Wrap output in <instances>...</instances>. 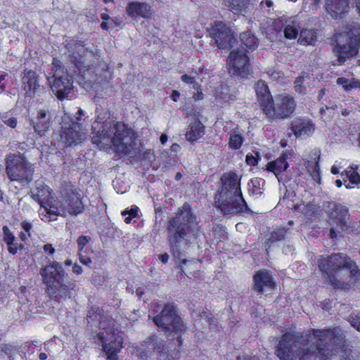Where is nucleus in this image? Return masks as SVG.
I'll use <instances>...</instances> for the list:
<instances>
[{
  "label": "nucleus",
  "instance_id": "8fccbe9b",
  "mask_svg": "<svg viewBox=\"0 0 360 360\" xmlns=\"http://www.w3.org/2000/svg\"><path fill=\"white\" fill-rule=\"evenodd\" d=\"M350 323L357 331L360 332V312L350 318Z\"/></svg>",
  "mask_w": 360,
  "mask_h": 360
},
{
  "label": "nucleus",
  "instance_id": "2eb2a0df",
  "mask_svg": "<svg viewBox=\"0 0 360 360\" xmlns=\"http://www.w3.org/2000/svg\"><path fill=\"white\" fill-rule=\"evenodd\" d=\"M216 207L224 214L240 215L249 213V208L242 193L226 198H214Z\"/></svg>",
  "mask_w": 360,
  "mask_h": 360
},
{
  "label": "nucleus",
  "instance_id": "2f4dec72",
  "mask_svg": "<svg viewBox=\"0 0 360 360\" xmlns=\"http://www.w3.org/2000/svg\"><path fill=\"white\" fill-rule=\"evenodd\" d=\"M314 155L315 162L314 163H311L309 161L307 164L306 168L313 180L318 184H321V177L319 167V160L321 156L320 151L314 153Z\"/></svg>",
  "mask_w": 360,
  "mask_h": 360
},
{
  "label": "nucleus",
  "instance_id": "603ef678",
  "mask_svg": "<svg viewBox=\"0 0 360 360\" xmlns=\"http://www.w3.org/2000/svg\"><path fill=\"white\" fill-rule=\"evenodd\" d=\"M20 226L22 227V229L28 233V236L30 237L31 236V234L30 233V231H31V229H32V223L26 221V220H23L21 223H20Z\"/></svg>",
  "mask_w": 360,
  "mask_h": 360
},
{
  "label": "nucleus",
  "instance_id": "6ab92c4d",
  "mask_svg": "<svg viewBox=\"0 0 360 360\" xmlns=\"http://www.w3.org/2000/svg\"><path fill=\"white\" fill-rule=\"evenodd\" d=\"M98 338L102 345L103 350L105 353L107 359L117 360V354L123 347L122 338L116 333L110 332L107 333L106 335L104 333H98Z\"/></svg>",
  "mask_w": 360,
  "mask_h": 360
},
{
  "label": "nucleus",
  "instance_id": "0eeeda50",
  "mask_svg": "<svg viewBox=\"0 0 360 360\" xmlns=\"http://www.w3.org/2000/svg\"><path fill=\"white\" fill-rule=\"evenodd\" d=\"M153 321L159 330L166 334L173 333L176 335L179 347L183 345L182 335L186 332L187 327L179 315L175 303H165L160 313L153 316Z\"/></svg>",
  "mask_w": 360,
  "mask_h": 360
},
{
  "label": "nucleus",
  "instance_id": "a211bd4d",
  "mask_svg": "<svg viewBox=\"0 0 360 360\" xmlns=\"http://www.w3.org/2000/svg\"><path fill=\"white\" fill-rule=\"evenodd\" d=\"M241 177L236 171L230 170L224 173L221 178V186L215 195V198H226L242 193L240 187Z\"/></svg>",
  "mask_w": 360,
  "mask_h": 360
},
{
  "label": "nucleus",
  "instance_id": "37998d69",
  "mask_svg": "<svg viewBox=\"0 0 360 360\" xmlns=\"http://www.w3.org/2000/svg\"><path fill=\"white\" fill-rule=\"evenodd\" d=\"M52 70L53 71V75H56V73H59V74H65V72H64V66L62 63V62L56 58H53V61H52Z\"/></svg>",
  "mask_w": 360,
  "mask_h": 360
},
{
  "label": "nucleus",
  "instance_id": "4468645a",
  "mask_svg": "<svg viewBox=\"0 0 360 360\" xmlns=\"http://www.w3.org/2000/svg\"><path fill=\"white\" fill-rule=\"evenodd\" d=\"M360 48V33L352 30L344 44L338 42L333 47V52L340 65L344 64L349 58L356 57Z\"/></svg>",
  "mask_w": 360,
  "mask_h": 360
},
{
  "label": "nucleus",
  "instance_id": "423d86ee",
  "mask_svg": "<svg viewBox=\"0 0 360 360\" xmlns=\"http://www.w3.org/2000/svg\"><path fill=\"white\" fill-rule=\"evenodd\" d=\"M196 217L188 202H184L176 211V215L168 219L166 229L170 252L176 260H181L184 254L180 245L187 241Z\"/></svg>",
  "mask_w": 360,
  "mask_h": 360
},
{
  "label": "nucleus",
  "instance_id": "864d4df0",
  "mask_svg": "<svg viewBox=\"0 0 360 360\" xmlns=\"http://www.w3.org/2000/svg\"><path fill=\"white\" fill-rule=\"evenodd\" d=\"M79 262L86 266H89L92 263L91 259L86 255H83L81 252L79 253Z\"/></svg>",
  "mask_w": 360,
  "mask_h": 360
},
{
  "label": "nucleus",
  "instance_id": "f3484780",
  "mask_svg": "<svg viewBox=\"0 0 360 360\" xmlns=\"http://www.w3.org/2000/svg\"><path fill=\"white\" fill-rule=\"evenodd\" d=\"M143 346L148 351L160 354V356L165 357V360H175L180 357V352L182 345L179 347V344L174 349L170 352L167 349L165 342L160 340L156 334L148 336L144 341Z\"/></svg>",
  "mask_w": 360,
  "mask_h": 360
},
{
  "label": "nucleus",
  "instance_id": "9b49d317",
  "mask_svg": "<svg viewBox=\"0 0 360 360\" xmlns=\"http://www.w3.org/2000/svg\"><path fill=\"white\" fill-rule=\"evenodd\" d=\"M60 137L65 147H74L81 144L86 136L82 124L74 121L73 117L65 113L62 117Z\"/></svg>",
  "mask_w": 360,
  "mask_h": 360
},
{
  "label": "nucleus",
  "instance_id": "0e129e2a",
  "mask_svg": "<svg viewBox=\"0 0 360 360\" xmlns=\"http://www.w3.org/2000/svg\"><path fill=\"white\" fill-rule=\"evenodd\" d=\"M180 96V93L177 90H174L171 95L173 101L176 102Z\"/></svg>",
  "mask_w": 360,
  "mask_h": 360
},
{
  "label": "nucleus",
  "instance_id": "dca6fc26",
  "mask_svg": "<svg viewBox=\"0 0 360 360\" xmlns=\"http://www.w3.org/2000/svg\"><path fill=\"white\" fill-rule=\"evenodd\" d=\"M227 65L229 72L232 70L235 76L246 78L250 75V58L246 52L238 49L231 51L227 59Z\"/></svg>",
  "mask_w": 360,
  "mask_h": 360
},
{
  "label": "nucleus",
  "instance_id": "39448f33",
  "mask_svg": "<svg viewBox=\"0 0 360 360\" xmlns=\"http://www.w3.org/2000/svg\"><path fill=\"white\" fill-rule=\"evenodd\" d=\"M45 292L56 302L66 301L75 297L78 290L77 281L68 278L63 263L53 260L49 262L40 270Z\"/></svg>",
  "mask_w": 360,
  "mask_h": 360
},
{
  "label": "nucleus",
  "instance_id": "5701e85b",
  "mask_svg": "<svg viewBox=\"0 0 360 360\" xmlns=\"http://www.w3.org/2000/svg\"><path fill=\"white\" fill-rule=\"evenodd\" d=\"M21 82L22 88L25 90V94L30 96H34L40 86L39 76L32 70H24Z\"/></svg>",
  "mask_w": 360,
  "mask_h": 360
},
{
  "label": "nucleus",
  "instance_id": "052dcab7",
  "mask_svg": "<svg viewBox=\"0 0 360 360\" xmlns=\"http://www.w3.org/2000/svg\"><path fill=\"white\" fill-rule=\"evenodd\" d=\"M169 256L167 253H163V254H160L159 255V259L163 263V264H167L168 262V260H169Z\"/></svg>",
  "mask_w": 360,
  "mask_h": 360
},
{
  "label": "nucleus",
  "instance_id": "f8f14e48",
  "mask_svg": "<svg viewBox=\"0 0 360 360\" xmlns=\"http://www.w3.org/2000/svg\"><path fill=\"white\" fill-rule=\"evenodd\" d=\"M326 206V214L330 224L335 225L331 227L329 231V236L331 239L338 238V233H341L347 226L349 219V209L336 202H328Z\"/></svg>",
  "mask_w": 360,
  "mask_h": 360
},
{
  "label": "nucleus",
  "instance_id": "c85d7f7f",
  "mask_svg": "<svg viewBox=\"0 0 360 360\" xmlns=\"http://www.w3.org/2000/svg\"><path fill=\"white\" fill-rule=\"evenodd\" d=\"M50 117L44 110H40L37 117L32 120L34 130L40 136L45 135L50 127Z\"/></svg>",
  "mask_w": 360,
  "mask_h": 360
},
{
  "label": "nucleus",
  "instance_id": "9d476101",
  "mask_svg": "<svg viewBox=\"0 0 360 360\" xmlns=\"http://www.w3.org/2000/svg\"><path fill=\"white\" fill-rule=\"evenodd\" d=\"M295 108L294 98L283 94L278 95L275 100L273 98L268 105L263 108L262 112L269 121L273 122L289 118L295 112Z\"/></svg>",
  "mask_w": 360,
  "mask_h": 360
},
{
  "label": "nucleus",
  "instance_id": "a18cd8bd",
  "mask_svg": "<svg viewBox=\"0 0 360 360\" xmlns=\"http://www.w3.org/2000/svg\"><path fill=\"white\" fill-rule=\"evenodd\" d=\"M255 154V156L251 153L246 155L245 162L248 165L255 167L258 164L259 161L260 160L259 154L258 152H256Z\"/></svg>",
  "mask_w": 360,
  "mask_h": 360
},
{
  "label": "nucleus",
  "instance_id": "cd10ccee",
  "mask_svg": "<svg viewBox=\"0 0 360 360\" xmlns=\"http://www.w3.org/2000/svg\"><path fill=\"white\" fill-rule=\"evenodd\" d=\"M2 240L7 245L10 254L15 255L19 250H22L24 245L21 243L15 242V236L7 226H4Z\"/></svg>",
  "mask_w": 360,
  "mask_h": 360
},
{
  "label": "nucleus",
  "instance_id": "4be33fe9",
  "mask_svg": "<svg viewBox=\"0 0 360 360\" xmlns=\"http://www.w3.org/2000/svg\"><path fill=\"white\" fill-rule=\"evenodd\" d=\"M32 198L37 202L41 207H45L52 198V190L47 186L42 179H37L34 182V187L32 188Z\"/></svg>",
  "mask_w": 360,
  "mask_h": 360
},
{
  "label": "nucleus",
  "instance_id": "aec40b11",
  "mask_svg": "<svg viewBox=\"0 0 360 360\" xmlns=\"http://www.w3.org/2000/svg\"><path fill=\"white\" fill-rule=\"evenodd\" d=\"M126 13L133 19L141 18L148 20L151 18L153 10L152 6L146 2L131 1L127 4Z\"/></svg>",
  "mask_w": 360,
  "mask_h": 360
},
{
  "label": "nucleus",
  "instance_id": "7ed1b4c3",
  "mask_svg": "<svg viewBox=\"0 0 360 360\" xmlns=\"http://www.w3.org/2000/svg\"><path fill=\"white\" fill-rule=\"evenodd\" d=\"M92 129V143L100 150L112 149L120 157L130 152L136 138L133 129L127 124L115 122L107 111L96 115Z\"/></svg>",
  "mask_w": 360,
  "mask_h": 360
},
{
  "label": "nucleus",
  "instance_id": "ddd939ff",
  "mask_svg": "<svg viewBox=\"0 0 360 360\" xmlns=\"http://www.w3.org/2000/svg\"><path fill=\"white\" fill-rule=\"evenodd\" d=\"M207 32L219 49L230 50L233 47L236 41L234 32L224 22L214 21Z\"/></svg>",
  "mask_w": 360,
  "mask_h": 360
},
{
  "label": "nucleus",
  "instance_id": "412c9836",
  "mask_svg": "<svg viewBox=\"0 0 360 360\" xmlns=\"http://www.w3.org/2000/svg\"><path fill=\"white\" fill-rule=\"evenodd\" d=\"M253 289L262 294L264 288L274 289L276 283L274 277L266 269H260L256 271L253 276Z\"/></svg>",
  "mask_w": 360,
  "mask_h": 360
},
{
  "label": "nucleus",
  "instance_id": "c9c22d12",
  "mask_svg": "<svg viewBox=\"0 0 360 360\" xmlns=\"http://www.w3.org/2000/svg\"><path fill=\"white\" fill-rule=\"evenodd\" d=\"M356 169V166L350 165L341 173V176H345L351 184H358L360 182V174Z\"/></svg>",
  "mask_w": 360,
  "mask_h": 360
},
{
  "label": "nucleus",
  "instance_id": "393cba45",
  "mask_svg": "<svg viewBox=\"0 0 360 360\" xmlns=\"http://www.w3.org/2000/svg\"><path fill=\"white\" fill-rule=\"evenodd\" d=\"M290 129L297 138L309 136L314 131V124L311 120L298 118L292 122Z\"/></svg>",
  "mask_w": 360,
  "mask_h": 360
},
{
  "label": "nucleus",
  "instance_id": "a19ab883",
  "mask_svg": "<svg viewBox=\"0 0 360 360\" xmlns=\"http://www.w3.org/2000/svg\"><path fill=\"white\" fill-rule=\"evenodd\" d=\"M304 81V76H298L294 82V89L297 93L304 94L306 93V87L303 85Z\"/></svg>",
  "mask_w": 360,
  "mask_h": 360
},
{
  "label": "nucleus",
  "instance_id": "72a5a7b5",
  "mask_svg": "<svg viewBox=\"0 0 360 360\" xmlns=\"http://www.w3.org/2000/svg\"><path fill=\"white\" fill-rule=\"evenodd\" d=\"M337 84L342 86V89L346 91H349L352 89L360 88V80L352 78L349 79L348 78L341 77L336 79Z\"/></svg>",
  "mask_w": 360,
  "mask_h": 360
},
{
  "label": "nucleus",
  "instance_id": "20e7f679",
  "mask_svg": "<svg viewBox=\"0 0 360 360\" xmlns=\"http://www.w3.org/2000/svg\"><path fill=\"white\" fill-rule=\"evenodd\" d=\"M317 266L333 289L349 290L360 281L358 265L345 253L321 255L317 260Z\"/></svg>",
  "mask_w": 360,
  "mask_h": 360
},
{
  "label": "nucleus",
  "instance_id": "c03bdc74",
  "mask_svg": "<svg viewBox=\"0 0 360 360\" xmlns=\"http://www.w3.org/2000/svg\"><path fill=\"white\" fill-rule=\"evenodd\" d=\"M297 30L291 25H288L284 29V36L286 39H292L297 37Z\"/></svg>",
  "mask_w": 360,
  "mask_h": 360
},
{
  "label": "nucleus",
  "instance_id": "f03ea898",
  "mask_svg": "<svg viewBox=\"0 0 360 360\" xmlns=\"http://www.w3.org/2000/svg\"><path fill=\"white\" fill-rule=\"evenodd\" d=\"M64 47L68 53V61L72 66H68L65 74L56 73L48 77L51 90L60 101L68 98L72 90L74 79L86 82L91 81L94 73L93 65L86 63L87 49L84 41L70 39L65 41Z\"/></svg>",
  "mask_w": 360,
  "mask_h": 360
},
{
  "label": "nucleus",
  "instance_id": "f704fd0d",
  "mask_svg": "<svg viewBox=\"0 0 360 360\" xmlns=\"http://www.w3.org/2000/svg\"><path fill=\"white\" fill-rule=\"evenodd\" d=\"M299 40L304 45L314 44L317 41V33L314 30H302Z\"/></svg>",
  "mask_w": 360,
  "mask_h": 360
},
{
  "label": "nucleus",
  "instance_id": "4c0bfd02",
  "mask_svg": "<svg viewBox=\"0 0 360 360\" xmlns=\"http://www.w3.org/2000/svg\"><path fill=\"white\" fill-rule=\"evenodd\" d=\"M264 182L265 181L261 178L252 179L248 184V186H251L249 188V192L255 195L262 194V186L264 184Z\"/></svg>",
  "mask_w": 360,
  "mask_h": 360
},
{
  "label": "nucleus",
  "instance_id": "bf43d9fd",
  "mask_svg": "<svg viewBox=\"0 0 360 360\" xmlns=\"http://www.w3.org/2000/svg\"><path fill=\"white\" fill-rule=\"evenodd\" d=\"M236 360H259V359L257 356H238L236 357Z\"/></svg>",
  "mask_w": 360,
  "mask_h": 360
},
{
  "label": "nucleus",
  "instance_id": "338daca9",
  "mask_svg": "<svg viewBox=\"0 0 360 360\" xmlns=\"http://www.w3.org/2000/svg\"><path fill=\"white\" fill-rule=\"evenodd\" d=\"M101 28L103 30H108L110 28V24L108 25V22L103 21L100 25Z\"/></svg>",
  "mask_w": 360,
  "mask_h": 360
},
{
  "label": "nucleus",
  "instance_id": "b1692460",
  "mask_svg": "<svg viewBox=\"0 0 360 360\" xmlns=\"http://www.w3.org/2000/svg\"><path fill=\"white\" fill-rule=\"evenodd\" d=\"M326 12L334 19H342L349 11L348 0H326Z\"/></svg>",
  "mask_w": 360,
  "mask_h": 360
},
{
  "label": "nucleus",
  "instance_id": "e433bc0d",
  "mask_svg": "<svg viewBox=\"0 0 360 360\" xmlns=\"http://www.w3.org/2000/svg\"><path fill=\"white\" fill-rule=\"evenodd\" d=\"M244 142L243 136L236 131L231 132L229 141V147L232 150H238Z\"/></svg>",
  "mask_w": 360,
  "mask_h": 360
},
{
  "label": "nucleus",
  "instance_id": "680f3d73",
  "mask_svg": "<svg viewBox=\"0 0 360 360\" xmlns=\"http://www.w3.org/2000/svg\"><path fill=\"white\" fill-rule=\"evenodd\" d=\"M197 93H195L193 96V98L195 100H202L203 99L204 95L201 91V89L200 88V90H196Z\"/></svg>",
  "mask_w": 360,
  "mask_h": 360
},
{
  "label": "nucleus",
  "instance_id": "1a4fd4ad",
  "mask_svg": "<svg viewBox=\"0 0 360 360\" xmlns=\"http://www.w3.org/2000/svg\"><path fill=\"white\" fill-rule=\"evenodd\" d=\"M6 172L11 181L28 184L33 179L34 168L25 158L14 154L6 159Z\"/></svg>",
  "mask_w": 360,
  "mask_h": 360
},
{
  "label": "nucleus",
  "instance_id": "5fc2aeb1",
  "mask_svg": "<svg viewBox=\"0 0 360 360\" xmlns=\"http://www.w3.org/2000/svg\"><path fill=\"white\" fill-rule=\"evenodd\" d=\"M43 250L45 253L53 255L55 253V248L53 247L52 244L46 243L43 246Z\"/></svg>",
  "mask_w": 360,
  "mask_h": 360
},
{
  "label": "nucleus",
  "instance_id": "c756f323",
  "mask_svg": "<svg viewBox=\"0 0 360 360\" xmlns=\"http://www.w3.org/2000/svg\"><path fill=\"white\" fill-rule=\"evenodd\" d=\"M204 134L205 126L199 120H196L190 123L185 135L188 141L194 143L202 137Z\"/></svg>",
  "mask_w": 360,
  "mask_h": 360
},
{
  "label": "nucleus",
  "instance_id": "a878e982",
  "mask_svg": "<svg viewBox=\"0 0 360 360\" xmlns=\"http://www.w3.org/2000/svg\"><path fill=\"white\" fill-rule=\"evenodd\" d=\"M255 88L258 104L263 111V108H265L272 101L273 96L267 84L263 80L257 81Z\"/></svg>",
  "mask_w": 360,
  "mask_h": 360
},
{
  "label": "nucleus",
  "instance_id": "69168bd1",
  "mask_svg": "<svg viewBox=\"0 0 360 360\" xmlns=\"http://www.w3.org/2000/svg\"><path fill=\"white\" fill-rule=\"evenodd\" d=\"M101 18L103 21H110L111 19V17L107 13H102L101 14Z\"/></svg>",
  "mask_w": 360,
  "mask_h": 360
},
{
  "label": "nucleus",
  "instance_id": "49530a36",
  "mask_svg": "<svg viewBox=\"0 0 360 360\" xmlns=\"http://www.w3.org/2000/svg\"><path fill=\"white\" fill-rule=\"evenodd\" d=\"M1 351L8 356L9 360H12V355L14 352L18 351L16 347L11 344H4L1 347Z\"/></svg>",
  "mask_w": 360,
  "mask_h": 360
},
{
  "label": "nucleus",
  "instance_id": "58836bf2",
  "mask_svg": "<svg viewBox=\"0 0 360 360\" xmlns=\"http://www.w3.org/2000/svg\"><path fill=\"white\" fill-rule=\"evenodd\" d=\"M288 229L282 227L274 229L270 234L269 240L271 243L281 241L285 238Z\"/></svg>",
  "mask_w": 360,
  "mask_h": 360
},
{
  "label": "nucleus",
  "instance_id": "de8ad7c7",
  "mask_svg": "<svg viewBox=\"0 0 360 360\" xmlns=\"http://www.w3.org/2000/svg\"><path fill=\"white\" fill-rule=\"evenodd\" d=\"M90 237L86 236H80L77 239V244L79 249V252H82L84 247L90 240Z\"/></svg>",
  "mask_w": 360,
  "mask_h": 360
},
{
  "label": "nucleus",
  "instance_id": "4d7b16f0",
  "mask_svg": "<svg viewBox=\"0 0 360 360\" xmlns=\"http://www.w3.org/2000/svg\"><path fill=\"white\" fill-rule=\"evenodd\" d=\"M109 24L110 28H115L120 25L121 20L119 18H111Z\"/></svg>",
  "mask_w": 360,
  "mask_h": 360
},
{
  "label": "nucleus",
  "instance_id": "bb28decb",
  "mask_svg": "<svg viewBox=\"0 0 360 360\" xmlns=\"http://www.w3.org/2000/svg\"><path fill=\"white\" fill-rule=\"evenodd\" d=\"M290 153L288 151H283L281 155L274 161L267 163L266 169L269 172H273L278 179V175L285 172L289 167L288 159L289 158Z\"/></svg>",
  "mask_w": 360,
  "mask_h": 360
},
{
  "label": "nucleus",
  "instance_id": "6e6552de",
  "mask_svg": "<svg viewBox=\"0 0 360 360\" xmlns=\"http://www.w3.org/2000/svg\"><path fill=\"white\" fill-rule=\"evenodd\" d=\"M80 189L70 181H63L59 189V207L63 215L77 216L84 211Z\"/></svg>",
  "mask_w": 360,
  "mask_h": 360
},
{
  "label": "nucleus",
  "instance_id": "13d9d810",
  "mask_svg": "<svg viewBox=\"0 0 360 360\" xmlns=\"http://www.w3.org/2000/svg\"><path fill=\"white\" fill-rule=\"evenodd\" d=\"M72 272L77 276H79L82 274L83 269L82 267L77 264V263L72 265Z\"/></svg>",
  "mask_w": 360,
  "mask_h": 360
},
{
  "label": "nucleus",
  "instance_id": "473e14b6",
  "mask_svg": "<svg viewBox=\"0 0 360 360\" xmlns=\"http://www.w3.org/2000/svg\"><path fill=\"white\" fill-rule=\"evenodd\" d=\"M224 5L234 14H240L249 4V0H224Z\"/></svg>",
  "mask_w": 360,
  "mask_h": 360
},
{
  "label": "nucleus",
  "instance_id": "ea45409f",
  "mask_svg": "<svg viewBox=\"0 0 360 360\" xmlns=\"http://www.w3.org/2000/svg\"><path fill=\"white\" fill-rule=\"evenodd\" d=\"M1 122H3L6 125L12 129L15 128L18 124V121L15 117H13L7 119L6 115L0 114V133L1 132L3 129V124H1Z\"/></svg>",
  "mask_w": 360,
  "mask_h": 360
},
{
  "label": "nucleus",
  "instance_id": "6e6d98bb",
  "mask_svg": "<svg viewBox=\"0 0 360 360\" xmlns=\"http://www.w3.org/2000/svg\"><path fill=\"white\" fill-rule=\"evenodd\" d=\"M188 262H190L191 263L190 261H188V259H183L181 261V264L178 266V268L180 269V272L181 274H185L187 277H189L191 278L190 275H188L186 272H185L184 268H183V266L184 265H186V263Z\"/></svg>",
  "mask_w": 360,
  "mask_h": 360
},
{
  "label": "nucleus",
  "instance_id": "7c9ffc66",
  "mask_svg": "<svg viewBox=\"0 0 360 360\" xmlns=\"http://www.w3.org/2000/svg\"><path fill=\"white\" fill-rule=\"evenodd\" d=\"M241 45L246 49L254 51L258 46L259 40L257 37L250 30L245 31L240 34Z\"/></svg>",
  "mask_w": 360,
  "mask_h": 360
},
{
  "label": "nucleus",
  "instance_id": "3c124183",
  "mask_svg": "<svg viewBox=\"0 0 360 360\" xmlns=\"http://www.w3.org/2000/svg\"><path fill=\"white\" fill-rule=\"evenodd\" d=\"M122 215L131 217L132 219L136 218L139 216V207L135 206L134 207H131L130 210H124L122 211Z\"/></svg>",
  "mask_w": 360,
  "mask_h": 360
},
{
  "label": "nucleus",
  "instance_id": "e2e57ef3",
  "mask_svg": "<svg viewBox=\"0 0 360 360\" xmlns=\"http://www.w3.org/2000/svg\"><path fill=\"white\" fill-rule=\"evenodd\" d=\"M225 231V227L222 226L221 224H217L213 227V232L215 233H217L218 232H224Z\"/></svg>",
  "mask_w": 360,
  "mask_h": 360
},
{
  "label": "nucleus",
  "instance_id": "09e8293b",
  "mask_svg": "<svg viewBox=\"0 0 360 360\" xmlns=\"http://www.w3.org/2000/svg\"><path fill=\"white\" fill-rule=\"evenodd\" d=\"M100 314V308L96 306H92L87 313V318L91 320H96Z\"/></svg>",
  "mask_w": 360,
  "mask_h": 360
},
{
  "label": "nucleus",
  "instance_id": "79ce46f5",
  "mask_svg": "<svg viewBox=\"0 0 360 360\" xmlns=\"http://www.w3.org/2000/svg\"><path fill=\"white\" fill-rule=\"evenodd\" d=\"M181 80L187 84H192L193 88L195 90H200V88L201 87L200 85L195 81V77L189 76L185 74L181 77Z\"/></svg>",
  "mask_w": 360,
  "mask_h": 360
},
{
  "label": "nucleus",
  "instance_id": "f257e3e1",
  "mask_svg": "<svg viewBox=\"0 0 360 360\" xmlns=\"http://www.w3.org/2000/svg\"><path fill=\"white\" fill-rule=\"evenodd\" d=\"M338 338L335 328H311L306 336L302 332H285L276 347L275 354L280 360H307L314 354L321 360H328L332 353L331 344Z\"/></svg>",
  "mask_w": 360,
  "mask_h": 360
},
{
  "label": "nucleus",
  "instance_id": "774afa93",
  "mask_svg": "<svg viewBox=\"0 0 360 360\" xmlns=\"http://www.w3.org/2000/svg\"><path fill=\"white\" fill-rule=\"evenodd\" d=\"M77 117H76V120L77 122H79V121L81 120L82 119V117L84 115V111L82 110V109H79L77 112Z\"/></svg>",
  "mask_w": 360,
  "mask_h": 360
}]
</instances>
